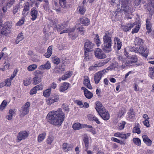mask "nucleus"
Returning <instances> with one entry per match:
<instances>
[{
    "instance_id": "nucleus-33",
    "label": "nucleus",
    "mask_w": 154,
    "mask_h": 154,
    "mask_svg": "<svg viewBox=\"0 0 154 154\" xmlns=\"http://www.w3.org/2000/svg\"><path fill=\"white\" fill-rule=\"evenodd\" d=\"M24 38V37L22 33H19L17 37L16 40L15 41V44H18L19 42L23 40Z\"/></svg>"
},
{
    "instance_id": "nucleus-61",
    "label": "nucleus",
    "mask_w": 154,
    "mask_h": 154,
    "mask_svg": "<svg viewBox=\"0 0 154 154\" xmlns=\"http://www.w3.org/2000/svg\"><path fill=\"white\" fill-rule=\"evenodd\" d=\"M12 80L9 78L5 80V85L8 86H10L11 84Z\"/></svg>"
},
{
    "instance_id": "nucleus-7",
    "label": "nucleus",
    "mask_w": 154,
    "mask_h": 154,
    "mask_svg": "<svg viewBox=\"0 0 154 154\" xmlns=\"http://www.w3.org/2000/svg\"><path fill=\"white\" fill-rule=\"evenodd\" d=\"M99 115L104 120H108L110 117V115L108 112L105 109H103L102 111L99 113Z\"/></svg>"
},
{
    "instance_id": "nucleus-10",
    "label": "nucleus",
    "mask_w": 154,
    "mask_h": 154,
    "mask_svg": "<svg viewBox=\"0 0 154 154\" xmlns=\"http://www.w3.org/2000/svg\"><path fill=\"white\" fill-rule=\"evenodd\" d=\"M108 32H106L105 33V35L103 37V44L112 45L111 38L109 35L108 34Z\"/></svg>"
},
{
    "instance_id": "nucleus-2",
    "label": "nucleus",
    "mask_w": 154,
    "mask_h": 154,
    "mask_svg": "<svg viewBox=\"0 0 154 154\" xmlns=\"http://www.w3.org/2000/svg\"><path fill=\"white\" fill-rule=\"evenodd\" d=\"M134 44L136 45H139V48H133L131 49V51L136 53H139L142 56L146 58L149 54V50L146 46L143 45V42L142 39L138 37H136L135 39Z\"/></svg>"
},
{
    "instance_id": "nucleus-34",
    "label": "nucleus",
    "mask_w": 154,
    "mask_h": 154,
    "mask_svg": "<svg viewBox=\"0 0 154 154\" xmlns=\"http://www.w3.org/2000/svg\"><path fill=\"white\" fill-rule=\"evenodd\" d=\"M134 23L136 24L135 25L136 26L133 29L132 31L131 32L133 34L136 33L138 32L140 27V25L139 24H137L136 22H134ZM134 26H135V25Z\"/></svg>"
},
{
    "instance_id": "nucleus-60",
    "label": "nucleus",
    "mask_w": 154,
    "mask_h": 154,
    "mask_svg": "<svg viewBox=\"0 0 154 154\" xmlns=\"http://www.w3.org/2000/svg\"><path fill=\"white\" fill-rule=\"evenodd\" d=\"M46 102L47 104L49 105H51L54 103L53 99H52L51 97L50 98L47 99L46 100Z\"/></svg>"
},
{
    "instance_id": "nucleus-62",
    "label": "nucleus",
    "mask_w": 154,
    "mask_h": 154,
    "mask_svg": "<svg viewBox=\"0 0 154 154\" xmlns=\"http://www.w3.org/2000/svg\"><path fill=\"white\" fill-rule=\"evenodd\" d=\"M15 0H8L7 5L9 7H11L14 3Z\"/></svg>"
},
{
    "instance_id": "nucleus-21",
    "label": "nucleus",
    "mask_w": 154,
    "mask_h": 154,
    "mask_svg": "<svg viewBox=\"0 0 154 154\" xmlns=\"http://www.w3.org/2000/svg\"><path fill=\"white\" fill-rule=\"evenodd\" d=\"M143 142L148 146H151L152 144V141L146 135L142 136Z\"/></svg>"
},
{
    "instance_id": "nucleus-13",
    "label": "nucleus",
    "mask_w": 154,
    "mask_h": 154,
    "mask_svg": "<svg viewBox=\"0 0 154 154\" xmlns=\"http://www.w3.org/2000/svg\"><path fill=\"white\" fill-rule=\"evenodd\" d=\"M86 124H81L79 122L74 123L72 125V127L75 130H78L85 128Z\"/></svg>"
},
{
    "instance_id": "nucleus-47",
    "label": "nucleus",
    "mask_w": 154,
    "mask_h": 154,
    "mask_svg": "<svg viewBox=\"0 0 154 154\" xmlns=\"http://www.w3.org/2000/svg\"><path fill=\"white\" fill-rule=\"evenodd\" d=\"M125 1L123 0L122 2V3L121 4V7L122 9L124 11H126L127 10L126 8L128 7L127 5L126 4V2H125Z\"/></svg>"
},
{
    "instance_id": "nucleus-12",
    "label": "nucleus",
    "mask_w": 154,
    "mask_h": 154,
    "mask_svg": "<svg viewBox=\"0 0 154 154\" xmlns=\"http://www.w3.org/2000/svg\"><path fill=\"white\" fill-rule=\"evenodd\" d=\"M30 14L31 16V20L34 21L36 20L37 18L38 14V11L36 10V8H32L31 10Z\"/></svg>"
},
{
    "instance_id": "nucleus-19",
    "label": "nucleus",
    "mask_w": 154,
    "mask_h": 154,
    "mask_svg": "<svg viewBox=\"0 0 154 154\" xmlns=\"http://www.w3.org/2000/svg\"><path fill=\"white\" fill-rule=\"evenodd\" d=\"M51 67V63L49 61L47 62L46 63L44 64L41 65L38 67L40 70L48 69Z\"/></svg>"
},
{
    "instance_id": "nucleus-9",
    "label": "nucleus",
    "mask_w": 154,
    "mask_h": 154,
    "mask_svg": "<svg viewBox=\"0 0 154 154\" xmlns=\"http://www.w3.org/2000/svg\"><path fill=\"white\" fill-rule=\"evenodd\" d=\"M95 56L98 58L103 59L106 57V55L102 50L100 48H97L95 52Z\"/></svg>"
},
{
    "instance_id": "nucleus-18",
    "label": "nucleus",
    "mask_w": 154,
    "mask_h": 154,
    "mask_svg": "<svg viewBox=\"0 0 154 154\" xmlns=\"http://www.w3.org/2000/svg\"><path fill=\"white\" fill-rule=\"evenodd\" d=\"M84 85L89 89H91L92 88L90 84V81L88 76H85L84 77Z\"/></svg>"
},
{
    "instance_id": "nucleus-48",
    "label": "nucleus",
    "mask_w": 154,
    "mask_h": 154,
    "mask_svg": "<svg viewBox=\"0 0 154 154\" xmlns=\"http://www.w3.org/2000/svg\"><path fill=\"white\" fill-rule=\"evenodd\" d=\"M20 8V4L17 5L13 8V13L14 14H15L17 12L18 10Z\"/></svg>"
},
{
    "instance_id": "nucleus-57",
    "label": "nucleus",
    "mask_w": 154,
    "mask_h": 154,
    "mask_svg": "<svg viewBox=\"0 0 154 154\" xmlns=\"http://www.w3.org/2000/svg\"><path fill=\"white\" fill-rule=\"evenodd\" d=\"M54 138L53 137H49L47 139V143L49 145L51 144Z\"/></svg>"
},
{
    "instance_id": "nucleus-26",
    "label": "nucleus",
    "mask_w": 154,
    "mask_h": 154,
    "mask_svg": "<svg viewBox=\"0 0 154 154\" xmlns=\"http://www.w3.org/2000/svg\"><path fill=\"white\" fill-rule=\"evenodd\" d=\"M100 72H97L94 75V81L96 83H98L102 76Z\"/></svg>"
},
{
    "instance_id": "nucleus-54",
    "label": "nucleus",
    "mask_w": 154,
    "mask_h": 154,
    "mask_svg": "<svg viewBox=\"0 0 154 154\" xmlns=\"http://www.w3.org/2000/svg\"><path fill=\"white\" fill-rule=\"evenodd\" d=\"M31 82V79L28 78L24 79L23 80V83L24 85L27 86L29 85Z\"/></svg>"
},
{
    "instance_id": "nucleus-41",
    "label": "nucleus",
    "mask_w": 154,
    "mask_h": 154,
    "mask_svg": "<svg viewBox=\"0 0 154 154\" xmlns=\"http://www.w3.org/2000/svg\"><path fill=\"white\" fill-rule=\"evenodd\" d=\"M146 29L147 30V32L148 33H150L152 30L151 29V25L149 22V21H148L147 20L146 21Z\"/></svg>"
},
{
    "instance_id": "nucleus-4",
    "label": "nucleus",
    "mask_w": 154,
    "mask_h": 154,
    "mask_svg": "<svg viewBox=\"0 0 154 154\" xmlns=\"http://www.w3.org/2000/svg\"><path fill=\"white\" fill-rule=\"evenodd\" d=\"M124 52H125V55L126 57L128 58V60L126 61V65L128 66L131 64L133 63L136 62L137 61V58L135 55H133L130 56L128 53L126 51V48L124 49Z\"/></svg>"
},
{
    "instance_id": "nucleus-8",
    "label": "nucleus",
    "mask_w": 154,
    "mask_h": 154,
    "mask_svg": "<svg viewBox=\"0 0 154 154\" xmlns=\"http://www.w3.org/2000/svg\"><path fill=\"white\" fill-rule=\"evenodd\" d=\"M135 23H128L125 24H122L121 28L125 32H127L130 30L135 25Z\"/></svg>"
},
{
    "instance_id": "nucleus-63",
    "label": "nucleus",
    "mask_w": 154,
    "mask_h": 154,
    "mask_svg": "<svg viewBox=\"0 0 154 154\" xmlns=\"http://www.w3.org/2000/svg\"><path fill=\"white\" fill-rule=\"evenodd\" d=\"M37 90L34 87L30 91V94L32 95L37 93Z\"/></svg>"
},
{
    "instance_id": "nucleus-31",
    "label": "nucleus",
    "mask_w": 154,
    "mask_h": 154,
    "mask_svg": "<svg viewBox=\"0 0 154 154\" xmlns=\"http://www.w3.org/2000/svg\"><path fill=\"white\" fill-rule=\"evenodd\" d=\"M72 74V71H68L66 72L64 75L62 77V79L63 80H65L71 77Z\"/></svg>"
},
{
    "instance_id": "nucleus-51",
    "label": "nucleus",
    "mask_w": 154,
    "mask_h": 154,
    "mask_svg": "<svg viewBox=\"0 0 154 154\" xmlns=\"http://www.w3.org/2000/svg\"><path fill=\"white\" fill-rule=\"evenodd\" d=\"M29 3L28 2H26L23 6V10H26L27 11H28L29 10Z\"/></svg>"
},
{
    "instance_id": "nucleus-17",
    "label": "nucleus",
    "mask_w": 154,
    "mask_h": 154,
    "mask_svg": "<svg viewBox=\"0 0 154 154\" xmlns=\"http://www.w3.org/2000/svg\"><path fill=\"white\" fill-rule=\"evenodd\" d=\"M112 45L103 44L102 45V49L105 52L109 53L112 51Z\"/></svg>"
},
{
    "instance_id": "nucleus-35",
    "label": "nucleus",
    "mask_w": 154,
    "mask_h": 154,
    "mask_svg": "<svg viewBox=\"0 0 154 154\" xmlns=\"http://www.w3.org/2000/svg\"><path fill=\"white\" fill-rule=\"evenodd\" d=\"M94 41L97 45V46H99L101 44V42L98 34L95 35V37L94 38Z\"/></svg>"
},
{
    "instance_id": "nucleus-44",
    "label": "nucleus",
    "mask_w": 154,
    "mask_h": 154,
    "mask_svg": "<svg viewBox=\"0 0 154 154\" xmlns=\"http://www.w3.org/2000/svg\"><path fill=\"white\" fill-rule=\"evenodd\" d=\"M52 61L54 63L56 64H59L60 62V60L59 58L57 57H54L52 58Z\"/></svg>"
},
{
    "instance_id": "nucleus-43",
    "label": "nucleus",
    "mask_w": 154,
    "mask_h": 154,
    "mask_svg": "<svg viewBox=\"0 0 154 154\" xmlns=\"http://www.w3.org/2000/svg\"><path fill=\"white\" fill-rule=\"evenodd\" d=\"M37 67L36 65L33 64L29 66L27 68V69L29 71H31L35 70L37 68Z\"/></svg>"
},
{
    "instance_id": "nucleus-25",
    "label": "nucleus",
    "mask_w": 154,
    "mask_h": 154,
    "mask_svg": "<svg viewBox=\"0 0 154 154\" xmlns=\"http://www.w3.org/2000/svg\"><path fill=\"white\" fill-rule=\"evenodd\" d=\"M85 126V128H88L87 130L91 132L93 135H94L97 133V131L95 128H93L91 125H86Z\"/></svg>"
},
{
    "instance_id": "nucleus-30",
    "label": "nucleus",
    "mask_w": 154,
    "mask_h": 154,
    "mask_svg": "<svg viewBox=\"0 0 154 154\" xmlns=\"http://www.w3.org/2000/svg\"><path fill=\"white\" fill-rule=\"evenodd\" d=\"M11 27L8 28V29L7 27H3L1 31V33L2 34L6 35L8 33H9L11 32Z\"/></svg>"
},
{
    "instance_id": "nucleus-45",
    "label": "nucleus",
    "mask_w": 154,
    "mask_h": 154,
    "mask_svg": "<svg viewBox=\"0 0 154 154\" xmlns=\"http://www.w3.org/2000/svg\"><path fill=\"white\" fill-rule=\"evenodd\" d=\"M51 93V89H48L45 90L43 92V95L45 97H49Z\"/></svg>"
},
{
    "instance_id": "nucleus-23",
    "label": "nucleus",
    "mask_w": 154,
    "mask_h": 154,
    "mask_svg": "<svg viewBox=\"0 0 154 154\" xmlns=\"http://www.w3.org/2000/svg\"><path fill=\"white\" fill-rule=\"evenodd\" d=\"M95 109L98 113L102 111V109H105L103 107L102 105L100 102L97 101L95 103Z\"/></svg>"
},
{
    "instance_id": "nucleus-3",
    "label": "nucleus",
    "mask_w": 154,
    "mask_h": 154,
    "mask_svg": "<svg viewBox=\"0 0 154 154\" xmlns=\"http://www.w3.org/2000/svg\"><path fill=\"white\" fill-rule=\"evenodd\" d=\"M67 23L64 22L63 24L60 26L58 25L56 26V28L59 32H60V34L65 33H68L69 35L72 39H75L78 36V33L75 32L74 29H70L66 28L67 26Z\"/></svg>"
},
{
    "instance_id": "nucleus-40",
    "label": "nucleus",
    "mask_w": 154,
    "mask_h": 154,
    "mask_svg": "<svg viewBox=\"0 0 154 154\" xmlns=\"http://www.w3.org/2000/svg\"><path fill=\"white\" fill-rule=\"evenodd\" d=\"M131 133H128L126 134H125L123 133H121L120 138L122 139H127L131 135Z\"/></svg>"
},
{
    "instance_id": "nucleus-46",
    "label": "nucleus",
    "mask_w": 154,
    "mask_h": 154,
    "mask_svg": "<svg viewBox=\"0 0 154 154\" xmlns=\"http://www.w3.org/2000/svg\"><path fill=\"white\" fill-rule=\"evenodd\" d=\"M125 124L126 123L124 121H122L121 122L119 123L118 125V127L119 129L121 130L124 129Z\"/></svg>"
},
{
    "instance_id": "nucleus-64",
    "label": "nucleus",
    "mask_w": 154,
    "mask_h": 154,
    "mask_svg": "<svg viewBox=\"0 0 154 154\" xmlns=\"http://www.w3.org/2000/svg\"><path fill=\"white\" fill-rule=\"evenodd\" d=\"M143 125L147 127H149L150 124L149 120H145L143 122Z\"/></svg>"
},
{
    "instance_id": "nucleus-5",
    "label": "nucleus",
    "mask_w": 154,
    "mask_h": 154,
    "mask_svg": "<svg viewBox=\"0 0 154 154\" xmlns=\"http://www.w3.org/2000/svg\"><path fill=\"white\" fill-rule=\"evenodd\" d=\"M30 105V103L29 102H27L21 107L20 110V115L21 116L27 114L29 112V107Z\"/></svg>"
},
{
    "instance_id": "nucleus-52",
    "label": "nucleus",
    "mask_w": 154,
    "mask_h": 154,
    "mask_svg": "<svg viewBox=\"0 0 154 154\" xmlns=\"http://www.w3.org/2000/svg\"><path fill=\"white\" fill-rule=\"evenodd\" d=\"M60 5L63 8H65L66 7V0H59Z\"/></svg>"
},
{
    "instance_id": "nucleus-32",
    "label": "nucleus",
    "mask_w": 154,
    "mask_h": 154,
    "mask_svg": "<svg viewBox=\"0 0 154 154\" xmlns=\"http://www.w3.org/2000/svg\"><path fill=\"white\" fill-rule=\"evenodd\" d=\"M41 82V78L37 75H35V77L33 79V84L36 85L40 83Z\"/></svg>"
},
{
    "instance_id": "nucleus-53",
    "label": "nucleus",
    "mask_w": 154,
    "mask_h": 154,
    "mask_svg": "<svg viewBox=\"0 0 154 154\" xmlns=\"http://www.w3.org/2000/svg\"><path fill=\"white\" fill-rule=\"evenodd\" d=\"M83 27L81 26L77 28V31L79 32L81 35H84V31L83 30Z\"/></svg>"
},
{
    "instance_id": "nucleus-20",
    "label": "nucleus",
    "mask_w": 154,
    "mask_h": 154,
    "mask_svg": "<svg viewBox=\"0 0 154 154\" xmlns=\"http://www.w3.org/2000/svg\"><path fill=\"white\" fill-rule=\"evenodd\" d=\"M69 83L64 82L60 85L59 90L60 92H63L67 90L69 87Z\"/></svg>"
},
{
    "instance_id": "nucleus-59",
    "label": "nucleus",
    "mask_w": 154,
    "mask_h": 154,
    "mask_svg": "<svg viewBox=\"0 0 154 154\" xmlns=\"http://www.w3.org/2000/svg\"><path fill=\"white\" fill-rule=\"evenodd\" d=\"M79 11L80 14H83L86 11V9L83 7H79Z\"/></svg>"
},
{
    "instance_id": "nucleus-56",
    "label": "nucleus",
    "mask_w": 154,
    "mask_h": 154,
    "mask_svg": "<svg viewBox=\"0 0 154 154\" xmlns=\"http://www.w3.org/2000/svg\"><path fill=\"white\" fill-rule=\"evenodd\" d=\"M116 63H114L113 64H112L109 67H108L106 69L109 70L114 69L115 68H116Z\"/></svg>"
},
{
    "instance_id": "nucleus-15",
    "label": "nucleus",
    "mask_w": 154,
    "mask_h": 154,
    "mask_svg": "<svg viewBox=\"0 0 154 154\" xmlns=\"http://www.w3.org/2000/svg\"><path fill=\"white\" fill-rule=\"evenodd\" d=\"M62 147L64 151L68 152L71 150L73 146L71 144L65 143L62 145Z\"/></svg>"
},
{
    "instance_id": "nucleus-24",
    "label": "nucleus",
    "mask_w": 154,
    "mask_h": 154,
    "mask_svg": "<svg viewBox=\"0 0 154 154\" xmlns=\"http://www.w3.org/2000/svg\"><path fill=\"white\" fill-rule=\"evenodd\" d=\"M114 41L115 45H117V48L118 50H120L122 45V42L120 39L117 37L114 38Z\"/></svg>"
},
{
    "instance_id": "nucleus-14",
    "label": "nucleus",
    "mask_w": 154,
    "mask_h": 154,
    "mask_svg": "<svg viewBox=\"0 0 154 154\" xmlns=\"http://www.w3.org/2000/svg\"><path fill=\"white\" fill-rule=\"evenodd\" d=\"M94 44L89 41L85 42L84 45L85 50V51H91L93 48Z\"/></svg>"
},
{
    "instance_id": "nucleus-49",
    "label": "nucleus",
    "mask_w": 154,
    "mask_h": 154,
    "mask_svg": "<svg viewBox=\"0 0 154 154\" xmlns=\"http://www.w3.org/2000/svg\"><path fill=\"white\" fill-rule=\"evenodd\" d=\"M52 99H53L54 102H56L59 100V96L56 94H54L52 95L51 97Z\"/></svg>"
},
{
    "instance_id": "nucleus-29",
    "label": "nucleus",
    "mask_w": 154,
    "mask_h": 154,
    "mask_svg": "<svg viewBox=\"0 0 154 154\" xmlns=\"http://www.w3.org/2000/svg\"><path fill=\"white\" fill-rule=\"evenodd\" d=\"M80 22L82 24L88 26L89 24L90 20L87 18L83 17L80 19Z\"/></svg>"
},
{
    "instance_id": "nucleus-42",
    "label": "nucleus",
    "mask_w": 154,
    "mask_h": 154,
    "mask_svg": "<svg viewBox=\"0 0 154 154\" xmlns=\"http://www.w3.org/2000/svg\"><path fill=\"white\" fill-rule=\"evenodd\" d=\"M106 63V62H104L103 61L97 62L94 64L95 67H96V68L99 67L103 66Z\"/></svg>"
},
{
    "instance_id": "nucleus-58",
    "label": "nucleus",
    "mask_w": 154,
    "mask_h": 154,
    "mask_svg": "<svg viewBox=\"0 0 154 154\" xmlns=\"http://www.w3.org/2000/svg\"><path fill=\"white\" fill-rule=\"evenodd\" d=\"M43 84L42 83H41L39 85L35 86V87L37 91L42 90L43 88Z\"/></svg>"
},
{
    "instance_id": "nucleus-28",
    "label": "nucleus",
    "mask_w": 154,
    "mask_h": 154,
    "mask_svg": "<svg viewBox=\"0 0 154 154\" xmlns=\"http://www.w3.org/2000/svg\"><path fill=\"white\" fill-rule=\"evenodd\" d=\"M52 53V46H49L47 49V52L45 54L44 56L46 57L49 58Z\"/></svg>"
},
{
    "instance_id": "nucleus-1",
    "label": "nucleus",
    "mask_w": 154,
    "mask_h": 154,
    "mask_svg": "<svg viewBox=\"0 0 154 154\" xmlns=\"http://www.w3.org/2000/svg\"><path fill=\"white\" fill-rule=\"evenodd\" d=\"M47 119L51 124L60 126L64 120L65 114L61 109L59 108L57 110L52 111L49 112L47 115Z\"/></svg>"
},
{
    "instance_id": "nucleus-50",
    "label": "nucleus",
    "mask_w": 154,
    "mask_h": 154,
    "mask_svg": "<svg viewBox=\"0 0 154 154\" xmlns=\"http://www.w3.org/2000/svg\"><path fill=\"white\" fill-rule=\"evenodd\" d=\"M133 132L134 133H137L139 134L140 133V130L138 126H135L133 129Z\"/></svg>"
},
{
    "instance_id": "nucleus-37",
    "label": "nucleus",
    "mask_w": 154,
    "mask_h": 154,
    "mask_svg": "<svg viewBox=\"0 0 154 154\" xmlns=\"http://www.w3.org/2000/svg\"><path fill=\"white\" fill-rule=\"evenodd\" d=\"M149 76L151 78L153 79L154 78V67H150L149 68Z\"/></svg>"
},
{
    "instance_id": "nucleus-36",
    "label": "nucleus",
    "mask_w": 154,
    "mask_h": 154,
    "mask_svg": "<svg viewBox=\"0 0 154 154\" xmlns=\"http://www.w3.org/2000/svg\"><path fill=\"white\" fill-rule=\"evenodd\" d=\"M7 104V102L6 100H4L0 105V110L2 111L6 107Z\"/></svg>"
},
{
    "instance_id": "nucleus-16",
    "label": "nucleus",
    "mask_w": 154,
    "mask_h": 154,
    "mask_svg": "<svg viewBox=\"0 0 154 154\" xmlns=\"http://www.w3.org/2000/svg\"><path fill=\"white\" fill-rule=\"evenodd\" d=\"M82 89L83 90L84 94L87 98L91 99L93 97V94L92 93L88 91L85 87H82Z\"/></svg>"
},
{
    "instance_id": "nucleus-39",
    "label": "nucleus",
    "mask_w": 154,
    "mask_h": 154,
    "mask_svg": "<svg viewBox=\"0 0 154 154\" xmlns=\"http://www.w3.org/2000/svg\"><path fill=\"white\" fill-rule=\"evenodd\" d=\"M10 66V64L8 63H5L3 65V68H0V70L4 71L7 69H8Z\"/></svg>"
},
{
    "instance_id": "nucleus-55",
    "label": "nucleus",
    "mask_w": 154,
    "mask_h": 154,
    "mask_svg": "<svg viewBox=\"0 0 154 154\" xmlns=\"http://www.w3.org/2000/svg\"><path fill=\"white\" fill-rule=\"evenodd\" d=\"M24 22V19L22 18L19 20L16 23V25L17 26H20L22 25Z\"/></svg>"
},
{
    "instance_id": "nucleus-38",
    "label": "nucleus",
    "mask_w": 154,
    "mask_h": 154,
    "mask_svg": "<svg viewBox=\"0 0 154 154\" xmlns=\"http://www.w3.org/2000/svg\"><path fill=\"white\" fill-rule=\"evenodd\" d=\"M133 141L134 143L137 146H139L141 145V140L138 138H134Z\"/></svg>"
},
{
    "instance_id": "nucleus-22",
    "label": "nucleus",
    "mask_w": 154,
    "mask_h": 154,
    "mask_svg": "<svg viewBox=\"0 0 154 154\" xmlns=\"http://www.w3.org/2000/svg\"><path fill=\"white\" fill-rule=\"evenodd\" d=\"M46 135V134L45 132H43L39 134L37 137V140L38 143L42 142L45 139Z\"/></svg>"
},
{
    "instance_id": "nucleus-11",
    "label": "nucleus",
    "mask_w": 154,
    "mask_h": 154,
    "mask_svg": "<svg viewBox=\"0 0 154 154\" xmlns=\"http://www.w3.org/2000/svg\"><path fill=\"white\" fill-rule=\"evenodd\" d=\"M135 114L134 112L131 109H130L129 112L128 113L126 116V118L127 120L130 121H132L135 118Z\"/></svg>"
},
{
    "instance_id": "nucleus-27",
    "label": "nucleus",
    "mask_w": 154,
    "mask_h": 154,
    "mask_svg": "<svg viewBox=\"0 0 154 154\" xmlns=\"http://www.w3.org/2000/svg\"><path fill=\"white\" fill-rule=\"evenodd\" d=\"M15 115V112L12 109H10L9 111L8 114L6 117V118L8 120H11L12 119L13 116Z\"/></svg>"
},
{
    "instance_id": "nucleus-6",
    "label": "nucleus",
    "mask_w": 154,
    "mask_h": 154,
    "mask_svg": "<svg viewBox=\"0 0 154 154\" xmlns=\"http://www.w3.org/2000/svg\"><path fill=\"white\" fill-rule=\"evenodd\" d=\"M29 132L26 131H22L20 132L18 134L17 140L18 142H19L22 140L26 138L29 134Z\"/></svg>"
}]
</instances>
